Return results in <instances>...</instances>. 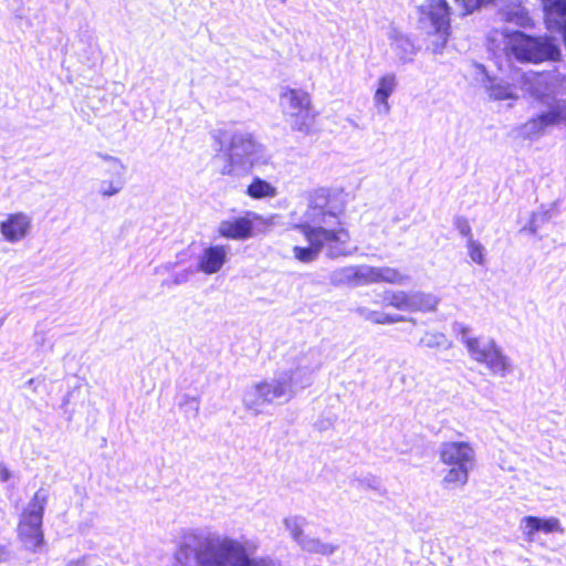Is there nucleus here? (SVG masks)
Listing matches in <instances>:
<instances>
[{"mask_svg": "<svg viewBox=\"0 0 566 566\" xmlns=\"http://www.w3.org/2000/svg\"><path fill=\"white\" fill-rule=\"evenodd\" d=\"M287 241H289L290 243H294V242L296 241V238H295L294 235L290 234V235L287 237Z\"/></svg>", "mask_w": 566, "mask_h": 566, "instance_id": "obj_33", "label": "nucleus"}, {"mask_svg": "<svg viewBox=\"0 0 566 566\" xmlns=\"http://www.w3.org/2000/svg\"><path fill=\"white\" fill-rule=\"evenodd\" d=\"M449 467L450 469L442 479L443 485L449 489L463 488L469 481V469L471 465Z\"/></svg>", "mask_w": 566, "mask_h": 566, "instance_id": "obj_19", "label": "nucleus"}, {"mask_svg": "<svg viewBox=\"0 0 566 566\" xmlns=\"http://www.w3.org/2000/svg\"><path fill=\"white\" fill-rule=\"evenodd\" d=\"M46 504L48 493L40 489L21 513L17 535L24 548L30 552H38L44 545L42 524Z\"/></svg>", "mask_w": 566, "mask_h": 566, "instance_id": "obj_4", "label": "nucleus"}, {"mask_svg": "<svg viewBox=\"0 0 566 566\" xmlns=\"http://www.w3.org/2000/svg\"><path fill=\"white\" fill-rule=\"evenodd\" d=\"M500 41L503 42L504 56L521 64L538 65L562 61L558 44L548 35H533L520 30H492L488 38L490 48L497 49Z\"/></svg>", "mask_w": 566, "mask_h": 566, "instance_id": "obj_3", "label": "nucleus"}, {"mask_svg": "<svg viewBox=\"0 0 566 566\" xmlns=\"http://www.w3.org/2000/svg\"><path fill=\"white\" fill-rule=\"evenodd\" d=\"M407 275L398 269L389 266H359L353 273L352 280L355 285H369L377 283L401 284L407 280Z\"/></svg>", "mask_w": 566, "mask_h": 566, "instance_id": "obj_9", "label": "nucleus"}, {"mask_svg": "<svg viewBox=\"0 0 566 566\" xmlns=\"http://www.w3.org/2000/svg\"><path fill=\"white\" fill-rule=\"evenodd\" d=\"M385 306L399 311L427 312L433 311L436 302L429 294L421 292L408 293L405 291H389L384 295Z\"/></svg>", "mask_w": 566, "mask_h": 566, "instance_id": "obj_7", "label": "nucleus"}, {"mask_svg": "<svg viewBox=\"0 0 566 566\" xmlns=\"http://www.w3.org/2000/svg\"><path fill=\"white\" fill-rule=\"evenodd\" d=\"M177 549H178V547L176 548V552H175L174 557H175L176 564H177L178 566H199V565L195 562V559H191V560L189 562V564H187V565H181V564H179V563H178V560L176 559V553H177Z\"/></svg>", "mask_w": 566, "mask_h": 566, "instance_id": "obj_32", "label": "nucleus"}, {"mask_svg": "<svg viewBox=\"0 0 566 566\" xmlns=\"http://www.w3.org/2000/svg\"><path fill=\"white\" fill-rule=\"evenodd\" d=\"M418 11L426 17L432 28H451V8L447 0H428Z\"/></svg>", "mask_w": 566, "mask_h": 566, "instance_id": "obj_15", "label": "nucleus"}, {"mask_svg": "<svg viewBox=\"0 0 566 566\" xmlns=\"http://www.w3.org/2000/svg\"><path fill=\"white\" fill-rule=\"evenodd\" d=\"M558 30L560 31L562 40L566 48V23H564L560 28H558Z\"/></svg>", "mask_w": 566, "mask_h": 566, "instance_id": "obj_31", "label": "nucleus"}, {"mask_svg": "<svg viewBox=\"0 0 566 566\" xmlns=\"http://www.w3.org/2000/svg\"><path fill=\"white\" fill-rule=\"evenodd\" d=\"M119 190H120L119 185H114L113 182H109V185L106 188H103L101 190V193L104 197H109V196L117 193Z\"/></svg>", "mask_w": 566, "mask_h": 566, "instance_id": "obj_29", "label": "nucleus"}, {"mask_svg": "<svg viewBox=\"0 0 566 566\" xmlns=\"http://www.w3.org/2000/svg\"><path fill=\"white\" fill-rule=\"evenodd\" d=\"M176 559L187 565L191 559L199 566H272L263 558H251L240 542L221 536L188 533L182 536Z\"/></svg>", "mask_w": 566, "mask_h": 566, "instance_id": "obj_2", "label": "nucleus"}, {"mask_svg": "<svg viewBox=\"0 0 566 566\" xmlns=\"http://www.w3.org/2000/svg\"><path fill=\"white\" fill-rule=\"evenodd\" d=\"M247 195L253 199L272 198L276 195V189L268 181L255 177L247 187Z\"/></svg>", "mask_w": 566, "mask_h": 566, "instance_id": "obj_21", "label": "nucleus"}, {"mask_svg": "<svg viewBox=\"0 0 566 566\" xmlns=\"http://www.w3.org/2000/svg\"><path fill=\"white\" fill-rule=\"evenodd\" d=\"M292 389V379H281L274 382L260 381L254 385V399L247 402L249 408L253 403H270L274 399L286 396Z\"/></svg>", "mask_w": 566, "mask_h": 566, "instance_id": "obj_11", "label": "nucleus"}, {"mask_svg": "<svg viewBox=\"0 0 566 566\" xmlns=\"http://www.w3.org/2000/svg\"><path fill=\"white\" fill-rule=\"evenodd\" d=\"M439 459L444 465H471L474 450L465 441H448L441 444Z\"/></svg>", "mask_w": 566, "mask_h": 566, "instance_id": "obj_10", "label": "nucleus"}, {"mask_svg": "<svg viewBox=\"0 0 566 566\" xmlns=\"http://www.w3.org/2000/svg\"><path fill=\"white\" fill-rule=\"evenodd\" d=\"M397 87V78L394 73H387L381 75L377 81V87L374 93L375 106L382 113L390 111L388 103L389 96L395 92Z\"/></svg>", "mask_w": 566, "mask_h": 566, "instance_id": "obj_17", "label": "nucleus"}, {"mask_svg": "<svg viewBox=\"0 0 566 566\" xmlns=\"http://www.w3.org/2000/svg\"><path fill=\"white\" fill-rule=\"evenodd\" d=\"M365 318L367 321L371 322L373 324H381V325L394 324V323H398V322H402L403 321L402 316L382 314V313H379L377 311H369L365 315Z\"/></svg>", "mask_w": 566, "mask_h": 566, "instance_id": "obj_25", "label": "nucleus"}, {"mask_svg": "<svg viewBox=\"0 0 566 566\" xmlns=\"http://www.w3.org/2000/svg\"><path fill=\"white\" fill-rule=\"evenodd\" d=\"M345 207L342 189L322 187L310 193L305 220L292 226V230L300 232L307 242V245H292L297 261L311 263L323 249L333 258L347 254L350 235L342 222Z\"/></svg>", "mask_w": 566, "mask_h": 566, "instance_id": "obj_1", "label": "nucleus"}, {"mask_svg": "<svg viewBox=\"0 0 566 566\" xmlns=\"http://www.w3.org/2000/svg\"><path fill=\"white\" fill-rule=\"evenodd\" d=\"M451 35V28H432L427 33L428 45L433 53H441Z\"/></svg>", "mask_w": 566, "mask_h": 566, "instance_id": "obj_20", "label": "nucleus"}, {"mask_svg": "<svg viewBox=\"0 0 566 566\" xmlns=\"http://www.w3.org/2000/svg\"><path fill=\"white\" fill-rule=\"evenodd\" d=\"M523 522L526 527L525 536L528 541H532L533 536L538 532H543L545 534H562L564 532L559 520L553 516L547 518H539L537 516L528 515L523 518Z\"/></svg>", "mask_w": 566, "mask_h": 566, "instance_id": "obj_16", "label": "nucleus"}, {"mask_svg": "<svg viewBox=\"0 0 566 566\" xmlns=\"http://www.w3.org/2000/svg\"><path fill=\"white\" fill-rule=\"evenodd\" d=\"M262 218L251 211L242 216L222 220L218 227V235L228 240H247L254 235V223Z\"/></svg>", "mask_w": 566, "mask_h": 566, "instance_id": "obj_8", "label": "nucleus"}, {"mask_svg": "<svg viewBox=\"0 0 566 566\" xmlns=\"http://www.w3.org/2000/svg\"><path fill=\"white\" fill-rule=\"evenodd\" d=\"M282 2H285V0H281Z\"/></svg>", "mask_w": 566, "mask_h": 566, "instance_id": "obj_34", "label": "nucleus"}, {"mask_svg": "<svg viewBox=\"0 0 566 566\" xmlns=\"http://www.w3.org/2000/svg\"><path fill=\"white\" fill-rule=\"evenodd\" d=\"M495 0H454L455 4L461 9L462 15L473 13L482 7L493 3Z\"/></svg>", "mask_w": 566, "mask_h": 566, "instance_id": "obj_24", "label": "nucleus"}, {"mask_svg": "<svg viewBox=\"0 0 566 566\" xmlns=\"http://www.w3.org/2000/svg\"><path fill=\"white\" fill-rule=\"evenodd\" d=\"M489 95L495 101L510 99L514 97L510 85L505 84H491L488 88Z\"/></svg>", "mask_w": 566, "mask_h": 566, "instance_id": "obj_26", "label": "nucleus"}, {"mask_svg": "<svg viewBox=\"0 0 566 566\" xmlns=\"http://www.w3.org/2000/svg\"><path fill=\"white\" fill-rule=\"evenodd\" d=\"M11 478V473L7 465L0 462V481L6 482Z\"/></svg>", "mask_w": 566, "mask_h": 566, "instance_id": "obj_30", "label": "nucleus"}, {"mask_svg": "<svg viewBox=\"0 0 566 566\" xmlns=\"http://www.w3.org/2000/svg\"><path fill=\"white\" fill-rule=\"evenodd\" d=\"M31 228L29 216L23 212L10 213L0 222V232L9 242L22 240Z\"/></svg>", "mask_w": 566, "mask_h": 566, "instance_id": "obj_14", "label": "nucleus"}, {"mask_svg": "<svg viewBox=\"0 0 566 566\" xmlns=\"http://www.w3.org/2000/svg\"><path fill=\"white\" fill-rule=\"evenodd\" d=\"M566 120V104H554L546 112L532 117L526 126L532 135H541L548 127L558 125Z\"/></svg>", "mask_w": 566, "mask_h": 566, "instance_id": "obj_13", "label": "nucleus"}, {"mask_svg": "<svg viewBox=\"0 0 566 566\" xmlns=\"http://www.w3.org/2000/svg\"><path fill=\"white\" fill-rule=\"evenodd\" d=\"M454 226L462 237L467 238L468 240L472 239V229L468 219L464 217H458L454 221Z\"/></svg>", "mask_w": 566, "mask_h": 566, "instance_id": "obj_28", "label": "nucleus"}, {"mask_svg": "<svg viewBox=\"0 0 566 566\" xmlns=\"http://www.w3.org/2000/svg\"><path fill=\"white\" fill-rule=\"evenodd\" d=\"M464 345L472 359L484 365L491 374L503 377L511 371L512 365L509 358L494 340L483 343L478 337H469L464 340Z\"/></svg>", "mask_w": 566, "mask_h": 566, "instance_id": "obj_6", "label": "nucleus"}, {"mask_svg": "<svg viewBox=\"0 0 566 566\" xmlns=\"http://www.w3.org/2000/svg\"><path fill=\"white\" fill-rule=\"evenodd\" d=\"M556 73V70L528 71L522 74L521 81L523 84L533 85L534 83H541L546 80H564V77L558 78L559 75Z\"/></svg>", "mask_w": 566, "mask_h": 566, "instance_id": "obj_22", "label": "nucleus"}, {"mask_svg": "<svg viewBox=\"0 0 566 566\" xmlns=\"http://www.w3.org/2000/svg\"><path fill=\"white\" fill-rule=\"evenodd\" d=\"M543 11L546 28L558 29L566 18V0H544Z\"/></svg>", "mask_w": 566, "mask_h": 566, "instance_id": "obj_18", "label": "nucleus"}, {"mask_svg": "<svg viewBox=\"0 0 566 566\" xmlns=\"http://www.w3.org/2000/svg\"><path fill=\"white\" fill-rule=\"evenodd\" d=\"M228 249L223 244L209 245L202 250L197 262V270L205 274H214L226 264Z\"/></svg>", "mask_w": 566, "mask_h": 566, "instance_id": "obj_12", "label": "nucleus"}, {"mask_svg": "<svg viewBox=\"0 0 566 566\" xmlns=\"http://www.w3.org/2000/svg\"><path fill=\"white\" fill-rule=\"evenodd\" d=\"M467 248H468V254H469L470 259L474 263H476L479 265H483L484 261H485L483 245L481 243H479L478 241L470 239L467 242Z\"/></svg>", "mask_w": 566, "mask_h": 566, "instance_id": "obj_27", "label": "nucleus"}, {"mask_svg": "<svg viewBox=\"0 0 566 566\" xmlns=\"http://www.w3.org/2000/svg\"><path fill=\"white\" fill-rule=\"evenodd\" d=\"M283 111L290 117L291 128L303 135L314 132L315 120L318 116L313 107L312 96L301 88L285 87L280 94Z\"/></svg>", "mask_w": 566, "mask_h": 566, "instance_id": "obj_5", "label": "nucleus"}, {"mask_svg": "<svg viewBox=\"0 0 566 566\" xmlns=\"http://www.w3.org/2000/svg\"><path fill=\"white\" fill-rule=\"evenodd\" d=\"M505 20L523 29H533L535 27L533 18L525 9L507 12Z\"/></svg>", "mask_w": 566, "mask_h": 566, "instance_id": "obj_23", "label": "nucleus"}]
</instances>
